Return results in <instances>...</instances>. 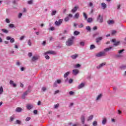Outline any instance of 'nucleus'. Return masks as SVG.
Instances as JSON below:
<instances>
[{
  "label": "nucleus",
  "instance_id": "1",
  "mask_svg": "<svg viewBox=\"0 0 126 126\" xmlns=\"http://www.w3.org/2000/svg\"><path fill=\"white\" fill-rule=\"evenodd\" d=\"M74 36H71L70 38H69L65 42L66 46L67 47H71L73 44H74Z\"/></svg>",
  "mask_w": 126,
  "mask_h": 126
},
{
  "label": "nucleus",
  "instance_id": "2",
  "mask_svg": "<svg viewBox=\"0 0 126 126\" xmlns=\"http://www.w3.org/2000/svg\"><path fill=\"white\" fill-rule=\"evenodd\" d=\"M111 42H112V43H114V44H113L114 47H118V46H119V45L121 44V41H117V40L116 39H112L111 40Z\"/></svg>",
  "mask_w": 126,
  "mask_h": 126
},
{
  "label": "nucleus",
  "instance_id": "3",
  "mask_svg": "<svg viewBox=\"0 0 126 126\" xmlns=\"http://www.w3.org/2000/svg\"><path fill=\"white\" fill-rule=\"evenodd\" d=\"M104 56H105V52H100L95 55V57L96 58H100L101 57H103Z\"/></svg>",
  "mask_w": 126,
  "mask_h": 126
},
{
  "label": "nucleus",
  "instance_id": "4",
  "mask_svg": "<svg viewBox=\"0 0 126 126\" xmlns=\"http://www.w3.org/2000/svg\"><path fill=\"white\" fill-rule=\"evenodd\" d=\"M62 83V80L58 79L57 81H55L53 84V87H57L58 84H61Z\"/></svg>",
  "mask_w": 126,
  "mask_h": 126
},
{
  "label": "nucleus",
  "instance_id": "5",
  "mask_svg": "<svg viewBox=\"0 0 126 126\" xmlns=\"http://www.w3.org/2000/svg\"><path fill=\"white\" fill-rule=\"evenodd\" d=\"M63 19H59V21H56L55 22V25L56 26H60L62 23H63Z\"/></svg>",
  "mask_w": 126,
  "mask_h": 126
},
{
  "label": "nucleus",
  "instance_id": "6",
  "mask_svg": "<svg viewBox=\"0 0 126 126\" xmlns=\"http://www.w3.org/2000/svg\"><path fill=\"white\" fill-rule=\"evenodd\" d=\"M97 22H99V23H102L103 20V16H101V15H99L97 18Z\"/></svg>",
  "mask_w": 126,
  "mask_h": 126
},
{
  "label": "nucleus",
  "instance_id": "7",
  "mask_svg": "<svg viewBox=\"0 0 126 126\" xmlns=\"http://www.w3.org/2000/svg\"><path fill=\"white\" fill-rule=\"evenodd\" d=\"M27 109H28L29 111H30V110H32L34 108V105L33 104H28L26 105Z\"/></svg>",
  "mask_w": 126,
  "mask_h": 126
},
{
  "label": "nucleus",
  "instance_id": "8",
  "mask_svg": "<svg viewBox=\"0 0 126 126\" xmlns=\"http://www.w3.org/2000/svg\"><path fill=\"white\" fill-rule=\"evenodd\" d=\"M48 54H49L50 55H57V53H56V52L55 51H47V52H45L44 53V55H48Z\"/></svg>",
  "mask_w": 126,
  "mask_h": 126
},
{
  "label": "nucleus",
  "instance_id": "9",
  "mask_svg": "<svg viewBox=\"0 0 126 126\" xmlns=\"http://www.w3.org/2000/svg\"><path fill=\"white\" fill-rule=\"evenodd\" d=\"M6 40H10V43H14L15 40H14V38H11L10 36H6Z\"/></svg>",
  "mask_w": 126,
  "mask_h": 126
},
{
  "label": "nucleus",
  "instance_id": "10",
  "mask_svg": "<svg viewBox=\"0 0 126 126\" xmlns=\"http://www.w3.org/2000/svg\"><path fill=\"white\" fill-rule=\"evenodd\" d=\"M80 120L82 125H84V124H85V116H84V115H82Z\"/></svg>",
  "mask_w": 126,
  "mask_h": 126
},
{
  "label": "nucleus",
  "instance_id": "11",
  "mask_svg": "<svg viewBox=\"0 0 126 126\" xmlns=\"http://www.w3.org/2000/svg\"><path fill=\"white\" fill-rule=\"evenodd\" d=\"M104 65H106V63H101L98 66H96V68L97 69H100V68H102V67H103Z\"/></svg>",
  "mask_w": 126,
  "mask_h": 126
},
{
  "label": "nucleus",
  "instance_id": "12",
  "mask_svg": "<svg viewBox=\"0 0 126 126\" xmlns=\"http://www.w3.org/2000/svg\"><path fill=\"white\" fill-rule=\"evenodd\" d=\"M72 73L74 75H77L79 73V70L78 69H73L72 70Z\"/></svg>",
  "mask_w": 126,
  "mask_h": 126
},
{
  "label": "nucleus",
  "instance_id": "13",
  "mask_svg": "<svg viewBox=\"0 0 126 126\" xmlns=\"http://www.w3.org/2000/svg\"><path fill=\"white\" fill-rule=\"evenodd\" d=\"M28 95V93L27 92H25L22 95V99H25L26 96Z\"/></svg>",
  "mask_w": 126,
  "mask_h": 126
},
{
  "label": "nucleus",
  "instance_id": "14",
  "mask_svg": "<svg viewBox=\"0 0 126 126\" xmlns=\"http://www.w3.org/2000/svg\"><path fill=\"white\" fill-rule=\"evenodd\" d=\"M121 70H125L126 69V65H122L119 67Z\"/></svg>",
  "mask_w": 126,
  "mask_h": 126
},
{
  "label": "nucleus",
  "instance_id": "15",
  "mask_svg": "<svg viewBox=\"0 0 126 126\" xmlns=\"http://www.w3.org/2000/svg\"><path fill=\"white\" fill-rule=\"evenodd\" d=\"M111 49H113L112 47H110L109 48H106L104 49V51L105 52V55H106V52H109V51H111Z\"/></svg>",
  "mask_w": 126,
  "mask_h": 126
},
{
  "label": "nucleus",
  "instance_id": "16",
  "mask_svg": "<svg viewBox=\"0 0 126 126\" xmlns=\"http://www.w3.org/2000/svg\"><path fill=\"white\" fill-rule=\"evenodd\" d=\"M102 97H103V94H99L96 98V101H99V100H100V99H101V98H102Z\"/></svg>",
  "mask_w": 126,
  "mask_h": 126
},
{
  "label": "nucleus",
  "instance_id": "17",
  "mask_svg": "<svg viewBox=\"0 0 126 126\" xmlns=\"http://www.w3.org/2000/svg\"><path fill=\"white\" fill-rule=\"evenodd\" d=\"M101 7L102 9H105L107 8V4H105L104 2L101 3Z\"/></svg>",
  "mask_w": 126,
  "mask_h": 126
},
{
  "label": "nucleus",
  "instance_id": "18",
  "mask_svg": "<svg viewBox=\"0 0 126 126\" xmlns=\"http://www.w3.org/2000/svg\"><path fill=\"white\" fill-rule=\"evenodd\" d=\"M102 40H103V37H97L96 38V43H99V42H100V41H102Z\"/></svg>",
  "mask_w": 126,
  "mask_h": 126
},
{
  "label": "nucleus",
  "instance_id": "19",
  "mask_svg": "<svg viewBox=\"0 0 126 126\" xmlns=\"http://www.w3.org/2000/svg\"><path fill=\"white\" fill-rule=\"evenodd\" d=\"M71 59H72V60H75V59H76L77 58H78V54L73 55L71 56Z\"/></svg>",
  "mask_w": 126,
  "mask_h": 126
},
{
  "label": "nucleus",
  "instance_id": "20",
  "mask_svg": "<svg viewBox=\"0 0 126 126\" xmlns=\"http://www.w3.org/2000/svg\"><path fill=\"white\" fill-rule=\"evenodd\" d=\"M107 23L109 24V25H113V24L115 23V22L112 20H110L107 21Z\"/></svg>",
  "mask_w": 126,
  "mask_h": 126
},
{
  "label": "nucleus",
  "instance_id": "21",
  "mask_svg": "<svg viewBox=\"0 0 126 126\" xmlns=\"http://www.w3.org/2000/svg\"><path fill=\"white\" fill-rule=\"evenodd\" d=\"M9 83L10 85H12L13 87H16L17 86L16 84L14 83V82H13L12 80H10Z\"/></svg>",
  "mask_w": 126,
  "mask_h": 126
},
{
  "label": "nucleus",
  "instance_id": "22",
  "mask_svg": "<svg viewBox=\"0 0 126 126\" xmlns=\"http://www.w3.org/2000/svg\"><path fill=\"white\" fill-rule=\"evenodd\" d=\"M15 111L17 113H21V112H22V108H21L20 107H17L16 108Z\"/></svg>",
  "mask_w": 126,
  "mask_h": 126
},
{
  "label": "nucleus",
  "instance_id": "23",
  "mask_svg": "<svg viewBox=\"0 0 126 126\" xmlns=\"http://www.w3.org/2000/svg\"><path fill=\"white\" fill-rule=\"evenodd\" d=\"M102 125L104 126L106 124H107V118H103L102 122Z\"/></svg>",
  "mask_w": 126,
  "mask_h": 126
},
{
  "label": "nucleus",
  "instance_id": "24",
  "mask_svg": "<svg viewBox=\"0 0 126 126\" xmlns=\"http://www.w3.org/2000/svg\"><path fill=\"white\" fill-rule=\"evenodd\" d=\"M84 86H85L84 83H81L78 86V89H81V88H83Z\"/></svg>",
  "mask_w": 126,
  "mask_h": 126
},
{
  "label": "nucleus",
  "instance_id": "25",
  "mask_svg": "<svg viewBox=\"0 0 126 126\" xmlns=\"http://www.w3.org/2000/svg\"><path fill=\"white\" fill-rule=\"evenodd\" d=\"M70 73V71H67L66 73H65L63 75L64 78H66V77H67V76H68V75H69Z\"/></svg>",
  "mask_w": 126,
  "mask_h": 126
},
{
  "label": "nucleus",
  "instance_id": "26",
  "mask_svg": "<svg viewBox=\"0 0 126 126\" xmlns=\"http://www.w3.org/2000/svg\"><path fill=\"white\" fill-rule=\"evenodd\" d=\"M77 10V6H75L74 7V8H73L71 10V12H72V13H74V12H76Z\"/></svg>",
  "mask_w": 126,
  "mask_h": 126
},
{
  "label": "nucleus",
  "instance_id": "27",
  "mask_svg": "<svg viewBox=\"0 0 126 126\" xmlns=\"http://www.w3.org/2000/svg\"><path fill=\"white\" fill-rule=\"evenodd\" d=\"M69 126H79V124L78 123H76V124H72V123H69Z\"/></svg>",
  "mask_w": 126,
  "mask_h": 126
},
{
  "label": "nucleus",
  "instance_id": "28",
  "mask_svg": "<svg viewBox=\"0 0 126 126\" xmlns=\"http://www.w3.org/2000/svg\"><path fill=\"white\" fill-rule=\"evenodd\" d=\"M1 31L3 33H5V34H7L8 33V31L5 29H1Z\"/></svg>",
  "mask_w": 126,
  "mask_h": 126
},
{
  "label": "nucleus",
  "instance_id": "29",
  "mask_svg": "<svg viewBox=\"0 0 126 126\" xmlns=\"http://www.w3.org/2000/svg\"><path fill=\"white\" fill-rule=\"evenodd\" d=\"M88 23H91L93 21V18H89L87 19Z\"/></svg>",
  "mask_w": 126,
  "mask_h": 126
},
{
  "label": "nucleus",
  "instance_id": "30",
  "mask_svg": "<svg viewBox=\"0 0 126 126\" xmlns=\"http://www.w3.org/2000/svg\"><path fill=\"white\" fill-rule=\"evenodd\" d=\"M74 17V18H76V19H78V18H79V13H76Z\"/></svg>",
  "mask_w": 126,
  "mask_h": 126
},
{
  "label": "nucleus",
  "instance_id": "31",
  "mask_svg": "<svg viewBox=\"0 0 126 126\" xmlns=\"http://www.w3.org/2000/svg\"><path fill=\"white\" fill-rule=\"evenodd\" d=\"M26 92L28 93H31V86L28 87V90Z\"/></svg>",
  "mask_w": 126,
  "mask_h": 126
},
{
  "label": "nucleus",
  "instance_id": "32",
  "mask_svg": "<svg viewBox=\"0 0 126 126\" xmlns=\"http://www.w3.org/2000/svg\"><path fill=\"white\" fill-rule=\"evenodd\" d=\"M95 48H96V46L94 45V44L91 45L90 48V50H94V49H95Z\"/></svg>",
  "mask_w": 126,
  "mask_h": 126
},
{
  "label": "nucleus",
  "instance_id": "33",
  "mask_svg": "<svg viewBox=\"0 0 126 126\" xmlns=\"http://www.w3.org/2000/svg\"><path fill=\"white\" fill-rule=\"evenodd\" d=\"M38 59H39L38 57L33 56L32 58V61L35 62V61H37Z\"/></svg>",
  "mask_w": 126,
  "mask_h": 126
},
{
  "label": "nucleus",
  "instance_id": "34",
  "mask_svg": "<svg viewBox=\"0 0 126 126\" xmlns=\"http://www.w3.org/2000/svg\"><path fill=\"white\" fill-rule=\"evenodd\" d=\"M57 12H58L56 10H53L52 13H51V15L52 16H54V15H56L57 14Z\"/></svg>",
  "mask_w": 126,
  "mask_h": 126
},
{
  "label": "nucleus",
  "instance_id": "35",
  "mask_svg": "<svg viewBox=\"0 0 126 126\" xmlns=\"http://www.w3.org/2000/svg\"><path fill=\"white\" fill-rule=\"evenodd\" d=\"M93 118H94V116L93 115L90 116L88 119V121H89L93 120Z\"/></svg>",
  "mask_w": 126,
  "mask_h": 126
},
{
  "label": "nucleus",
  "instance_id": "36",
  "mask_svg": "<svg viewBox=\"0 0 126 126\" xmlns=\"http://www.w3.org/2000/svg\"><path fill=\"white\" fill-rule=\"evenodd\" d=\"M86 30H87V31H89V32H90L91 31V28L90 27V26H87L86 27Z\"/></svg>",
  "mask_w": 126,
  "mask_h": 126
},
{
  "label": "nucleus",
  "instance_id": "37",
  "mask_svg": "<svg viewBox=\"0 0 126 126\" xmlns=\"http://www.w3.org/2000/svg\"><path fill=\"white\" fill-rule=\"evenodd\" d=\"M83 16L85 19V20H87V15L86 14V13L85 12H83Z\"/></svg>",
  "mask_w": 126,
  "mask_h": 126
},
{
  "label": "nucleus",
  "instance_id": "38",
  "mask_svg": "<svg viewBox=\"0 0 126 126\" xmlns=\"http://www.w3.org/2000/svg\"><path fill=\"white\" fill-rule=\"evenodd\" d=\"M80 66H81V65H80V64H79V63H77L76 65H75V68H79V67H80Z\"/></svg>",
  "mask_w": 126,
  "mask_h": 126
},
{
  "label": "nucleus",
  "instance_id": "39",
  "mask_svg": "<svg viewBox=\"0 0 126 126\" xmlns=\"http://www.w3.org/2000/svg\"><path fill=\"white\" fill-rule=\"evenodd\" d=\"M79 34H80V32L78 31H76L74 32V35H75L76 36H77V35H79Z\"/></svg>",
  "mask_w": 126,
  "mask_h": 126
},
{
  "label": "nucleus",
  "instance_id": "40",
  "mask_svg": "<svg viewBox=\"0 0 126 126\" xmlns=\"http://www.w3.org/2000/svg\"><path fill=\"white\" fill-rule=\"evenodd\" d=\"M41 91L42 92H45V91H47V88L46 87H42L41 88Z\"/></svg>",
  "mask_w": 126,
  "mask_h": 126
},
{
  "label": "nucleus",
  "instance_id": "41",
  "mask_svg": "<svg viewBox=\"0 0 126 126\" xmlns=\"http://www.w3.org/2000/svg\"><path fill=\"white\" fill-rule=\"evenodd\" d=\"M99 32H96L95 33H94V34H93V37H94V38H95V37H96V36H98V35H99Z\"/></svg>",
  "mask_w": 126,
  "mask_h": 126
},
{
  "label": "nucleus",
  "instance_id": "42",
  "mask_svg": "<svg viewBox=\"0 0 126 126\" xmlns=\"http://www.w3.org/2000/svg\"><path fill=\"white\" fill-rule=\"evenodd\" d=\"M3 92V88H2V86H1L0 87V94H2Z\"/></svg>",
  "mask_w": 126,
  "mask_h": 126
},
{
  "label": "nucleus",
  "instance_id": "43",
  "mask_svg": "<svg viewBox=\"0 0 126 126\" xmlns=\"http://www.w3.org/2000/svg\"><path fill=\"white\" fill-rule=\"evenodd\" d=\"M28 45L30 46H32V43H31V40L30 39H29L28 41Z\"/></svg>",
  "mask_w": 126,
  "mask_h": 126
},
{
  "label": "nucleus",
  "instance_id": "44",
  "mask_svg": "<svg viewBox=\"0 0 126 126\" xmlns=\"http://www.w3.org/2000/svg\"><path fill=\"white\" fill-rule=\"evenodd\" d=\"M125 52V49H122L118 51V54H119V55H121V54H123V52Z\"/></svg>",
  "mask_w": 126,
  "mask_h": 126
},
{
  "label": "nucleus",
  "instance_id": "45",
  "mask_svg": "<svg viewBox=\"0 0 126 126\" xmlns=\"http://www.w3.org/2000/svg\"><path fill=\"white\" fill-rule=\"evenodd\" d=\"M9 27L10 28H14V27H15L14 26V24H10L9 25Z\"/></svg>",
  "mask_w": 126,
  "mask_h": 126
},
{
  "label": "nucleus",
  "instance_id": "46",
  "mask_svg": "<svg viewBox=\"0 0 126 126\" xmlns=\"http://www.w3.org/2000/svg\"><path fill=\"white\" fill-rule=\"evenodd\" d=\"M80 46H82V47H84V45H85V42L82 41L80 42Z\"/></svg>",
  "mask_w": 126,
  "mask_h": 126
},
{
  "label": "nucleus",
  "instance_id": "47",
  "mask_svg": "<svg viewBox=\"0 0 126 126\" xmlns=\"http://www.w3.org/2000/svg\"><path fill=\"white\" fill-rule=\"evenodd\" d=\"M28 4H33V0H30L28 1Z\"/></svg>",
  "mask_w": 126,
  "mask_h": 126
},
{
  "label": "nucleus",
  "instance_id": "48",
  "mask_svg": "<svg viewBox=\"0 0 126 126\" xmlns=\"http://www.w3.org/2000/svg\"><path fill=\"white\" fill-rule=\"evenodd\" d=\"M69 95H70V96H72V95H74V92H73L72 91H70L69 92Z\"/></svg>",
  "mask_w": 126,
  "mask_h": 126
},
{
  "label": "nucleus",
  "instance_id": "49",
  "mask_svg": "<svg viewBox=\"0 0 126 126\" xmlns=\"http://www.w3.org/2000/svg\"><path fill=\"white\" fill-rule=\"evenodd\" d=\"M97 121H94L93 123V126H97Z\"/></svg>",
  "mask_w": 126,
  "mask_h": 126
},
{
  "label": "nucleus",
  "instance_id": "50",
  "mask_svg": "<svg viewBox=\"0 0 126 126\" xmlns=\"http://www.w3.org/2000/svg\"><path fill=\"white\" fill-rule=\"evenodd\" d=\"M68 20H69V18L68 17H66L64 18V21H65V22H67Z\"/></svg>",
  "mask_w": 126,
  "mask_h": 126
},
{
  "label": "nucleus",
  "instance_id": "51",
  "mask_svg": "<svg viewBox=\"0 0 126 126\" xmlns=\"http://www.w3.org/2000/svg\"><path fill=\"white\" fill-rule=\"evenodd\" d=\"M48 30H50L51 31H54L55 30V27H52L51 28H49Z\"/></svg>",
  "mask_w": 126,
  "mask_h": 126
},
{
  "label": "nucleus",
  "instance_id": "52",
  "mask_svg": "<svg viewBox=\"0 0 126 126\" xmlns=\"http://www.w3.org/2000/svg\"><path fill=\"white\" fill-rule=\"evenodd\" d=\"M30 120H31V117H27L26 118V122H29V121H30Z\"/></svg>",
  "mask_w": 126,
  "mask_h": 126
},
{
  "label": "nucleus",
  "instance_id": "53",
  "mask_svg": "<svg viewBox=\"0 0 126 126\" xmlns=\"http://www.w3.org/2000/svg\"><path fill=\"white\" fill-rule=\"evenodd\" d=\"M60 93V91L59 90H57V91H55L54 92V95H56Z\"/></svg>",
  "mask_w": 126,
  "mask_h": 126
},
{
  "label": "nucleus",
  "instance_id": "54",
  "mask_svg": "<svg viewBox=\"0 0 126 126\" xmlns=\"http://www.w3.org/2000/svg\"><path fill=\"white\" fill-rule=\"evenodd\" d=\"M16 124H18V125H20L21 124V122L20 120H16Z\"/></svg>",
  "mask_w": 126,
  "mask_h": 126
},
{
  "label": "nucleus",
  "instance_id": "55",
  "mask_svg": "<svg viewBox=\"0 0 126 126\" xmlns=\"http://www.w3.org/2000/svg\"><path fill=\"white\" fill-rule=\"evenodd\" d=\"M14 120V117H11L10 118V122H13V120Z\"/></svg>",
  "mask_w": 126,
  "mask_h": 126
},
{
  "label": "nucleus",
  "instance_id": "56",
  "mask_svg": "<svg viewBox=\"0 0 126 126\" xmlns=\"http://www.w3.org/2000/svg\"><path fill=\"white\" fill-rule=\"evenodd\" d=\"M20 0H14L13 1V3L14 4H15L16 3V2H17V1H19Z\"/></svg>",
  "mask_w": 126,
  "mask_h": 126
},
{
  "label": "nucleus",
  "instance_id": "57",
  "mask_svg": "<svg viewBox=\"0 0 126 126\" xmlns=\"http://www.w3.org/2000/svg\"><path fill=\"white\" fill-rule=\"evenodd\" d=\"M33 114H34V115H37V114H38V110H34L33 111Z\"/></svg>",
  "mask_w": 126,
  "mask_h": 126
},
{
  "label": "nucleus",
  "instance_id": "58",
  "mask_svg": "<svg viewBox=\"0 0 126 126\" xmlns=\"http://www.w3.org/2000/svg\"><path fill=\"white\" fill-rule=\"evenodd\" d=\"M24 38H25V36L23 35V36H22L20 38V40L21 41H22V40H23L24 39Z\"/></svg>",
  "mask_w": 126,
  "mask_h": 126
},
{
  "label": "nucleus",
  "instance_id": "59",
  "mask_svg": "<svg viewBox=\"0 0 126 126\" xmlns=\"http://www.w3.org/2000/svg\"><path fill=\"white\" fill-rule=\"evenodd\" d=\"M59 106H60V104H56V105L54 106L55 109H58V108H59Z\"/></svg>",
  "mask_w": 126,
  "mask_h": 126
},
{
  "label": "nucleus",
  "instance_id": "60",
  "mask_svg": "<svg viewBox=\"0 0 126 126\" xmlns=\"http://www.w3.org/2000/svg\"><path fill=\"white\" fill-rule=\"evenodd\" d=\"M65 38H66L65 36H63L62 37L60 38L59 39L63 40H64L65 39Z\"/></svg>",
  "mask_w": 126,
  "mask_h": 126
},
{
  "label": "nucleus",
  "instance_id": "61",
  "mask_svg": "<svg viewBox=\"0 0 126 126\" xmlns=\"http://www.w3.org/2000/svg\"><path fill=\"white\" fill-rule=\"evenodd\" d=\"M5 22H6V23H10V21H9V19H5Z\"/></svg>",
  "mask_w": 126,
  "mask_h": 126
},
{
  "label": "nucleus",
  "instance_id": "62",
  "mask_svg": "<svg viewBox=\"0 0 126 126\" xmlns=\"http://www.w3.org/2000/svg\"><path fill=\"white\" fill-rule=\"evenodd\" d=\"M45 59L46 60H50V56H49L48 55L45 56Z\"/></svg>",
  "mask_w": 126,
  "mask_h": 126
},
{
  "label": "nucleus",
  "instance_id": "63",
  "mask_svg": "<svg viewBox=\"0 0 126 126\" xmlns=\"http://www.w3.org/2000/svg\"><path fill=\"white\" fill-rule=\"evenodd\" d=\"M21 16H22V13H20L18 15V18H21Z\"/></svg>",
  "mask_w": 126,
  "mask_h": 126
},
{
  "label": "nucleus",
  "instance_id": "64",
  "mask_svg": "<svg viewBox=\"0 0 126 126\" xmlns=\"http://www.w3.org/2000/svg\"><path fill=\"white\" fill-rule=\"evenodd\" d=\"M83 24H80V25L79 26V28H82L83 27Z\"/></svg>",
  "mask_w": 126,
  "mask_h": 126
}]
</instances>
